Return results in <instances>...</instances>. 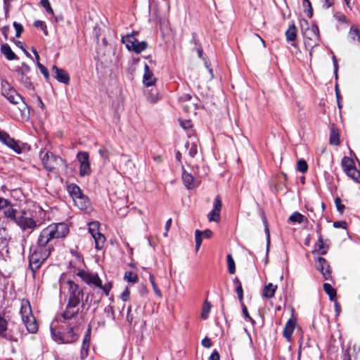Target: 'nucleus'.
<instances>
[{"instance_id": "f257e3e1", "label": "nucleus", "mask_w": 360, "mask_h": 360, "mask_svg": "<svg viewBox=\"0 0 360 360\" xmlns=\"http://www.w3.org/2000/svg\"><path fill=\"white\" fill-rule=\"evenodd\" d=\"M79 304L68 302L65 310L62 314L63 320L60 330H57L51 326V335L53 340L58 343H72L77 340L78 334L74 326L73 319L79 314Z\"/></svg>"}, {"instance_id": "f03ea898", "label": "nucleus", "mask_w": 360, "mask_h": 360, "mask_svg": "<svg viewBox=\"0 0 360 360\" xmlns=\"http://www.w3.org/2000/svg\"><path fill=\"white\" fill-rule=\"evenodd\" d=\"M68 233L69 227L67 224L53 223L41 231L37 244L44 248H53L49 245L52 240L65 238Z\"/></svg>"}, {"instance_id": "7ed1b4c3", "label": "nucleus", "mask_w": 360, "mask_h": 360, "mask_svg": "<svg viewBox=\"0 0 360 360\" xmlns=\"http://www.w3.org/2000/svg\"><path fill=\"white\" fill-rule=\"evenodd\" d=\"M20 314L28 333L35 334L39 330L38 323L33 315L30 301L23 299L20 302Z\"/></svg>"}, {"instance_id": "20e7f679", "label": "nucleus", "mask_w": 360, "mask_h": 360, "mask_svg": "<svg viewBox=\"0 0 360 360\" xmlns=\"http://www.w3.org/2000/svg\"><path fill=\"white\" fill-rule=\"evenodd\" d=\"M53 248H44L37 244L35 248H31V254L29 257L30 266L33 272L36 271L41 264L51 255Z\"/></svg>"}, {"instance_id": "39448f33", "label": "nucleus", "mask_w": 360, "mask_h": 360, "mask_svg": "<svg viewBox=\"0 0 360 360\" xmlns=\"http://www.w3.org/2000/svg\"><path fill=\"white\" fill-rule=\"evenodd\" d=\"M306 28L302 25V31L304 37V43L306 48L309 49V55L311 56L312 49L319 45L321 39L319 27L316 25L309 26L307 21H304Z\"/></svg>"}, {"instance_id": "423d86ee", "label": "nucleus", "mask_w": 360, "mask_h": 360, "mask_svg": "<svg viewBox=\"0 0 360 360\" xmlns=\"http://www.w3.org/2000/svg\"><path fill=\"white\" fill-rule=\"evenodd\" d=\"M41 163L46 170L51 172L56 169L63 160L59 156L53 155L51 152L41 150L40 153Z\"/></svg>"}, {"instance_id": "0eeeda50", "label": "nucleus", "mask_w": 360, "mask_h": 360, "mask_svg": "<svg viewBox=\"0 0 360 360\" xmlns=\"http://www.w3.org/2000/svg\"><path fill=\"white\" fill-rule=\"evenodd\" d=\"M23 231H30L32 232L37 227H38L41 223H38L37 221L33 219L28 213L25 211L20 212L18 218L15 221Z\"/></svg>"}, {"instance_id": "6e6552de", "label": "nucleus", "mask_w": 360, "mask_h": 360, "mask_svg": "<svg viewBox=\"0 0 360 360\" xmlns=\"http://www.w3.org/2000/svg\"><path fill=\"white\" fill-rule=\"evenodd\" d=\"M99 226L98 221H91L88 224L89 232L94 240L95 248L97 250H101L105 242V237L99 231Z\"/></svg>"}, {"instance_id": "1a4fd4ad", "label": "nucleus", "mask_w": 360, "mask_h": 360, "mask_svg": "<svg viewBox=\"0 0 360 360\" xmlns=\"http://www.w3.org/2000/svg\"><path fill=\"white\" fill-rule=\"evenodd\" d=\"M1 90L2 95L13 104H18L22 100V96L6 80L1 81Z\"/></svg>"}, {"instance_id": "9d476101", "label": "nucleus", "mask_w": 360, "mask_h": 360, "mask_svg": "<svg viewBox=\"0 0 360 360\" xmlns=\"http://www.w3.org/2000/svg\"><path fill=\"white\" fill-rule=\"evenodd\" d=\"M26 335L27 333H25L23 328L20 326L13 324L9 328L7 326L6 331L4 335V339L10 342H18Z\"/></svg>"}, {"instance_id": "9b49d317", "label": "nucleus", "mask_w": 360, "mask_h": 360, "mask_svg": "<svg viewBox=\"0 0 360 360\" xmlns=\"http://www.w3.org/2000/svg\"><path fill=\"white\" fill-rule=\"evenodd\" d=\"M69 299L68 302L79 304L84 296V292L79 286L72 281H68Z\"/></svg>"}, {"instance_id": "f8f14e48", "label": "nucleus", "mask_w": 360, "mask_h": 360, "mask_svg": "<svg viewBox=\"0 0 360 360\" xmlns=\"http://www.w3.org/2000/svg\"><path fill=\"white\" fill-rule=\"evenodd\" d=\"M77 158L79 162L80 176H85L90 175L91 169L90 167L89 153L85 151H80L77 153Z\"/></svg>"}, {"instance_id": "ddd939ff", "label": "nucleus", "mask_w": 360, "mask_h": 360, "mask_svg": "<svg viewBox=\"0 0 360 360\" xmlns=\"http://www.w3.org/2000/svg\"><path fill=\"white\" fill-rule=\"evenodd\" d=\"M77 275L88 285H94L95 286H101V279L98 275L84 270H80Z\"/></svg>"}, {"instance_id": "4468645a", "label": "nucleus", "mask_w": 360, "mask_h": 360, "mask_svg": "<svg viewBox=\"0 0 360 360\" xmlns=\"http://www.w3.org/2000/svg\"><path fill=\"white\" fill-rule=\"evenodd\" d=\"M0 141L9 148L13 150L16 153L20 154L22 153L21 147L18 143L11 138L7 132L1 129H0Z\"/></svg>"}, {"instance_id": "2eb2a0df", "label": "nucleus", "mask_w": 360, "mask_h": 360, "mask_svg": "<svg viewBox=\"0 0 360 360\" xmlns=\"http://www.w3.org/2000/svg\"><path fill=\"white\" fill-rule=\"evenodd\" d=\"M316 269L323 274L326 280H328L330 278L329 265L327 261L323 257H318L316 260Z\"/></svg>"}, {"instance_id": "dca6fc26", "label": "nucleus", "mask_w": 360, "mask_h": 360, "mask_svg": "<svg viewBox=\"0 0 360 360\" xmlns=\"http://www.w3.org/2000/svg\"><path fill=\"white\" fill-rule=\"evenodd\" d=\"M55 78L60 82L68 84L70 82V77L68 72L58 68L56 65H53L51 68Z\"/></svg>"}, {"instance_id": "f3484780", "label": "nucleus", "mask_w": 360, "mask_h": 360, "mask_svg": "<svg viewBox=\"0 0 360 360\" xmlns=\"http://www.w3.org/2000/svg\"><path fill=\"white\" fill-rule=\"evenodd\" d=\"M188 136L190 141L185 144L186 148H189L188 155L191 158H194L198 153V139L195 135L188 134Z\"/></svg>"}, {"instance_id": "a211bd4d", "label": "nucleus", "mask_w": 360, "mask_h": 360, "mask_svg": "<svg viewBox=\"0 0 360 360\" xmlns=\"http://www.w3.org/2000/svg\"><path fill=\"white\" fill-rule=\"evenodd\" d=\"M75 205L81 210L88 212L91 210V202L87 196L82 194L74 201Z\"/></svg>"}, {"instance_id": "6ab92c4d", "label": "nucleus", "mask_w": 360, "mask_h": 360, "mask_svg": "<svg viewBox=\"0 0 360 360\" xmlns=\"http://www.w3.org/2000/svg\"><path fill=\"white\" fill-rule=\"evenodd\" d=\"M2 210H4V217L13 221H15L18 214H20V212H18L17 210L13 207L8 200L6 206Z\"/></svg>"}, {"instance_id": "aec40b11", "label": "nucleus", "mask_w": 360, "mask_h": 360, "mask_svg": "<svg viewBox=\"0 0 360 360\" xmlns=\"http://www.w3.org/2000/svg\"><path fill=\"white\" fill-rule=\"evenodd\" d=\"M156 79L153 77L152 71L148 65H145L143 82L146 86H150L155 83Z\"/></svg>"}, {"instance_id": "412c9836", "label": "nucleus", "mask_w": 360, "mask_h": 360, "mask_svg": "<svg viewBox=\"0 0 360 360\" xmlns=\"http://www.w3.org/2000/svg\"><path fill=\"white\" fill-rule=\"evenodd\" d=\"M295 327V321L293 319H290L286 322L285 326L284 327L283 332V335L285 338V339L289 341L290 340L292 333L294 331Z\"/></svg>"}, {"instance_id": "4be33fe9", "label": "nucleus", "mask_w": 360, "mask_h": 360, "mask_svg": "<svg viewBox=\"0 0 360 360\" xmlns=\"http://www.w3.org/2000/svg\"><path fill=\"white\" fill-rule=\"evenodd\" d=\"M182 181L184 186L188 189H193L196 186L193 176L191 174L188 173L184 169H183L182 172Z\"/></svg>"}, {"instance_id": "5701e85b", "label": "nucleus", "mask_w": 360, "mask_h": 360, "mask_svg": "<svg viewBox=\"0 0 360 360\" xmlns=\"http://www.w3.org/2000/svg\"><path fill=\"white\" fill-rule=\"evenodd\" d=\"M1 52L5 57L9 60H13L17 59L16 55L11 50L10 46L7 44H2L1 46Z\"/></svg>"}, {"instance_id": "b1692460", "label": "nucleus", "mask_w": 360, "mask_h": 360, "mask_svg": "<svg viewBox=\"0 0 360 360\" xmlns=\"http://www.w3.org/2000/svg\"><path fill=\"white\" fill-rule=\"evenodd\" d=\"M276 289L277 285H274L271 283H269L264 286L262 291V295L268 299L272 298L275 295Z\"/></svg>"}, {"instance_id": "393cba45", "label": "nucleus", "mask_w": 360, "mask_h": 360, "mask_svg": "<svg viewBox=\"0 0 360 360\" xmlns=\"http://www.w3.org/2000/svg\"><path fill=\"white\" fill-rule=\"evenodd\" d=\"M68 191L74 201L83 194L80 188L76 184L69 185L68 186Z\"/></svg>"}, {"instance_id": "a878e982", "label": "nucleus", "mask_w": 360, "mask_h": 360, "mask_svg": "<svg viewBox=\"0 0 360 360\" xmlns=\"http://www.w3.org/2000/svg\"><path fill=\"white\" fill-rule=\"evenodd\" d=\"M27 74H22V72H18V79L20 83L27 89H34V86L30 79L27 75Z\"/></svg>"}, {"instance_id": "bb28decb", "label": "nucleus", "mask_w": 360, "mask_h": 360, "mask_svg": "<svg viewBox=\"0 0 360 360\" xmlns=\"http://www.w3.org/2000/svg\"><path fill=\"white\" fill-rule=\"evenodd\" d=\"M122 42L126 45L128 50L131 51L135 44L137 42V39L132 34L127 35L122 37Z\"/></svg>"}, {"instance_id": "cd10ccee", "label": "nucleus", "mask_w": 360, "mask_h": 360, "mask_svg": "<svg viewBox=\"0 0 360 360\" xmlns=\"http://www.w3.org/2000/svg\"><path fill=\"white\" fill-rule=\"evenodd\" d=\"M289 221L292 222H297L298 224H302L304 221H307V219L305 216L302 214L298 212H293L289 217Z\"/></svg>"}, {"instance_id": "c85d7f7f", "label": "nucleus", "mask_w": 360, "mask_h": 360, "mask_svg": "<svg viewBox=\"0 0 360 360\" xmlns=\"http://www.w3.org/2000/svg\"><path fill=\"white\" fill-rule=\"evenodd\" d=\"M349 37L354 42L360 43V30L355 26H352L349 32Z\"/></svg>"}, {"instance_id": "c756f323", "label": "nucleus", "mask_w": 360, "mask_h": 360, "mask_svg": "<svg viewBox=\"0 0 360 360\" xmlns=\"http://www.w3.org/2000/svg\"><path fill=\"white\" fill-rule=\"evenodd\" d=\"M288 41H294L297 37V28L295 25H290L285 32Z\"/></svg>"}, {"instance_id": "7c9ffc66", "label": "nucleus", "mask_w": 360, "mask_h": 360, "mask_svg": "<svg viewBox=\"0 0 360 360\" xmlns=\"http://www.w3.org/2000/svg\"><path fill=\"white\" fill-rule=\"evenodd\" d=\"M323 290L326 292V293L329 296V298L330 300H334L336 297V290L335 288H333L330 284L329 283H324L323 285Z\"/></svg>"}, {"instance_id": "2f4dec72", "label": "nucleus", "mask_w": 360, "mask_h": 360, "mask_svg": "<svg viewBox=\"0 0 360 360\" xmlns=\"http://www.w3.org/2000/svg\"><path fill=\"white\" fill-rule=\"evenodd\" d=\"M317 233L319 234L318 236V244H319V251L321 255H325L327 252V248L325 245V243L323 242V237L320 232V229L317 230Z\"/></svg>"}, {"instance_id": "473e14b6", "label": "nucleus", "mask_w": 360, "mask_h": 360, "mask_svg": "<svg viewBox=\"0 0 360 360\" xmlns=\"http://www.w3.org/2000/svg\"><path fill=\"white\" fill-rule=\"evenodd\" d=\"M346 174L355 181L360 183V172L358 171L355 167L348 169Z\"/></svg>"}, {"instance_id": "72a5a7b5", "label": "nucleus", "mask_w": 360, "mask_h": 360, "mask_svg": "<svg viewBox=\"0 0 360 360\" xmlns=\"http://www.w3.org/2000/svg\"><path fill=\"white\" fill-rule=\"evenodd\" d=\"M342 166L345 172H347L348 169H352L354 167L353 160L348 157H344L342 158Z\"/></svg>"}, {"instance_id": "f704fd0d", "label": "nucleus", "mask_w": 360, "mask_h": 360, "mask_svg": "<svg viewBox=\"0 0 360 360\" xmlns=\"http://www.w3.org/2000/svg\"><path fill=\"white\" fill-rule=\"evenodd\" d=\"M147 48V43L146 41L137 42L133 46L131 51H134L136 53H140Z\"/></svg>"}, {"instance_id": "c9c22d12", "label": "nucleus", "mask_w": 360, "mask_h": 360, "mask_svg": "<svg viewBox=\"0 0 360 360\" xmlns=\"http://www.w3.org/2000/svg\"><path fill=\"white\" fill-rule=\"evenodd\" d=\"M211 307V304L207 300H205L203 304L202 311L201 314V317L202 319H207L208 318V315L210 311Z\"/></svg>"}, {"instance_id": "e433bc0d", "label": "nucleus", "mask_w": 360, "mask_h": 360, "mask_svg": "<svg viewBox=\"0 0 360 360\" xmlns=\"http://www.w3.org/2000/svg\"><path fill=\"white\" fill-rule=\"evenodd\" d=\"M8 326V321L6 319L0 316V337L4 338V335L6 333Z\"/></svg>"}, {"instance_id": "4c0bfd02", "label": "nucleus", "mask_w": 360, "mask_h": 360, "mask_svg": "<svg viewBox=\"0 0 360 360\" xmlns=\"http://www.w3.org/2000/svg\"><path fill=\"white\" fill-rule=\"evenodd\" d=\"M227 265H228L229 272L231 274H233L236 272V266H235V262H234L231 255H227Z\"/></svg>"}, {"instance_id": "58836bf2", "label": "nucleus", "mask_w": 360, "mask_h": 360, "mask_svg": "<svg viewBox=\"0 0 360 360\" xmlns=\"http://www.w3.org/2000/svg\"><path fill=\"white\" fill-rule=\"evenodd\" d=\"M149 280L152 285L153 289L156 295H158L159 297H162V292L158 288L157 284L155 281V277L153 274H150L149 276Z\"/></svg>"}, {"instance_id": "ea45409f", "label": "nucleus", "mask_w": 360, "mask_h": 360, "mask_svg": "<svg viewBox=\"0 0 360 360\" xmlns=\"http://www.w3.org/2000/svg\"><path fill=\"white\" fill-rule=\"evenodd\" d=\"M210 221L218 222L220 219V212L212 210L207 215Z\"/></svg>"}, {"instance_id": "a19ab883", "label": "nucleus", "mask_w": 360, "mask_h": 360, "mask_svg": "<svg viewBox=\"0 0 360 360\" xmlns=\"http://www.w3.org/2000/svg\"><path fill=\"white\" fill-rule=\"evenodd\" d=\"M124 278L132 283H135L138 281V276L136 274L132 271H127L124 274Z\"/></svg>"}, {"instance_id": "79ce46f5", "label": "nucleus", "mask_w": 360, "mask_h": 360, "mask_svg": "<svg viewBox=\"0 0 360 360\" xmlns=\"http://www.w3.org/2000/svg\"><path fill=\"white\" fill-rule=\"evenodd\" d=\"M195 250L198 251L202 243V233L199 230L195 231Z\"/></svg>"}, {"instance_id": "37998d69", "label": "nucleus", "mask_w": 360, "mask_h": 360, "mask_svg": "<svg viewBox=\"0 0 360 360\" xmlns=\"http://www.w3.org/2000/svg\"><path fill=\"white\" fill-rule=\"evenodd\" d=\"M297 169L300 172H306L308 169V165L306 161L304 160H300L297 163Z\"/></svg>"}, {"instance_id": "c03bdc74", "label": "nucleus", "mask_w": 360, "mask_h": 360, "mask_svg": "<svg viewBox=\"0 0 360 360\" xmlns=\"http://www.w3.org/2000/svg\"><path fill=\"white\" fill-rule=\"evenodd\" d=\"M34 27H36L37 28L41 29L45 35H48L49 33H48V30H47V27H46V23L44 21L36 20L34 22Z\"/></svg>"}, {"instance_id": "a18cd8bd", "label": "nucleus", "mask_w": 360, "mask_h": 360, "mask_svg": "<svg viewBox=\"0 0 360 360\" xmlns=\"http://www.w3.org/2000/svg\"><path fill=\"white\" fill-rule=\"evenodd\" d=\"M303 6L307 8L306 11L307 15L309 18H311L313 15V10L311 7V4L309 0H303Z\"/></svg>"}, {"instance_id": "49530a36", "label": "nucleus", "mask_w": 360, "mask_h": 360, "mask_svg": "<svg viewBox=\"0 0 360 360\" xmlns=\"http://www.w3.org/2000/svg\"><path fill=\"white\" fill-rule=\"evenodd\" d=\"M89 346V344H82L80 352V357L82 360H84L88 356Z\"/></svg>"}, {"instance_id": "de8ad7c7", "label": "nucleus", "mask_w": 360, "mask_h": 360, "mask_svg": "<svg viewBox=\"0 0 360 360\" xmlns=\"http://www.w3.org/2000/svg\"><path fill=\"white\" fill-rule=\"evenodd\" d=\"M330 143L338 146L340 143L339 136L334 131H332L330 136Z\"/></svg>"}, {"instance_id": "09e8293b", "label": "nucleus", "mask_w": 360, "mask_h": 360, "mask_svg": "<svg viewBox=\"0 0 360 360\" xmlns=\"http://www.w3.org/2000/svg\"><path fill=\"white\" fill-rule=\"evenodd\" d=\"M37 67L40 70L41 74L44 76L45 79L48 80L49 79V73L47 68L39 62H37Z\"/></svg>"}, {"instance_id": "8fccbe9b", "label": "nucleus", "mask_w": 360, "mask_h": 360, "mask_svg": "<svg viewBox=\"0 0 360 360\" xmlns=\"http://www.w3.org/2000/svg\"><path fill=\"white\" fill-rule=\"evenodd\" d=\"M221 207H222V203H221V198H219V196H217L214 198L213 210L220 212L221 210Z\"/></svg>"}, {"instance_id": "3c124183", "label": "nucleus", "mask_w": 360, "mask_h": 360, "mask_svg": "<svg viewBox=\"0 0 360 360\" xmlns=\"http://www.w3.org/2000/svg\"><path fill=\"white\" fill-rule=\"evenodd\" d=\"M335 204L338 211L342 214L344 212L345 207L343 204H342L341 199L340 198H336L335 199Z\"/></svg>"}, {"instance_id": "603ef678", "label": "nucleus", "mask_w": 360, "mask_h": 360, "mask_svg": "<svg viewBox=\"0 0 360 360\" xmlns=\"http://www.w3.org/2000/svg\"><path fill=\"white\" fill-rule=\"evenodd\" d=\"M263 223L265 226V233L266 235L267 245L270 243V233L269 230L268 221L265 216H263Z\"/></svg>"}, {"instance_id": "864d4df0", "label": "nucleus", "mask_w": 360, "mask_h": 360, "mask_svg": "<svg viewBox=\"0 0 360 360\" xmlns=\"http://www.w3.org/2000/svg\"><path fill=\"white\" fill-rule=\"evenodd\" d=\"M41 4L42 6L45 8L46 12L52 13V14L53 13V11L51 8V4H50L49 0H41Z\"/></svg>"}, {"instance_id": "5fc2aeb1", "label": "nucleus", "mask_w": 360, "mask_h": 360, "mask_svg": "<svg viewBox=\"0 0 360 360\" xmlns=\"http://www.w3.org/2000/svg\"><path fill=\"white\" fill-rule=\"evenodd\" d=\"M13 27L16 31V34H15L16 37H20L23 31V27L22 26V25H20V23H18L17 22H14Z\"/></svg>"}, {"instance_id": "6e6d98bb", "label": "nucleus", "mask_w": 360, "mask_h": 360, "mask_svg": "<svg viewBox=\"0 0 360 360\" xmlns=\"http://www.w3.org/2000/svg\"><path fill=\"white\" fill-rule=\"evenodd\" d=\"M18 72H22V74H28L30 72V68L25 63H22L21 67L17 70V73Z\"/></svg>"}, {"instance_id": "4d7b16f0", "label": "nucleus", "mask_w": 360, "mask_h": 360, "mask_svg": "<svg viewBox=\"0 0 360 360\" xmlns=\"http://www.w3.org/2000/svg\"><path fill=\"white\" fill-rule=\"evenodd\" d=\"M130 295V291L128 288H126L121 294V299L126 302L129 300Z\"/></svg>"}, {"instance_id": "13d9d810", "label": "nucleus", "mask_w": 360, "mask_h": 360, "mask_svg": "<svg viewBox=\"0 0 360 360\" xmlns=\"http://www.w3.org/2000/svg\"><path fill=\"white\" fill-rule=\"evenodd\" d=\"M98 153L103 158L104 161L108 160V150L106 148H100Z\"/></svg>"}, {"instance_id": "bf43d9fd", "label": "nucleus", "mask_w": 360, "mask_h": 360, "mask_svg": "<svg viewBox=\"0 0 360 360\" xmlns=\"http://www.w3.org/2000/svg\"><path fill=\"white\" fill-rule=\"evenodd\" d=\"M97 287L99 288L100 289H101L103 291V292H104L105 296H108L109 295V292H110V288H111V285L110 284H108V285L105 284L104 285L101 284V286H97Z\"/></svg>"}, {"instance_id": "052dcab7", "label": "nucleus", "mask_w": 360, "mask_h": 360, "mask_svg": "<svg viewBox=\"0 0 360 360\" xmlns=\"http://www.w3.org/2000/svg\"><path fill=\"white\" fill-rule=\"evenodd\" d=\"M242 311L245 318L248 319L252 323H255V321L250 317L248 309L244 304H242Z\"/></svg>"}, {"instance_id": "680f3d73", "label": "nucleus", "mask_w": 360, "mask_h": 360, "mask_svg": "<svg viewBox=\"0 0 360 360\" xmlns=\"http://www.w3.org/2000/svg\"><path fill=\"white\" fill-rule=\"evenodd\" d=\"M90 338H91V328H89L84 338L83 339L82 344H89L90 345Z\"/></svg>"}, {"instance_id": "e2e57ef3", "label": "nucleus", "mask_w": 360, "mask_h": 360, "mask_svg": "<svg viewBox=\"0 0 360 360\" xmlns=\"http://www.w3.org/2000/svg\"><path fill=\"white\" fill-rule=\"evenodd\" d=\"M333 226L335 228L346 229L347 223L345 221H338L333 223Z\"/></svg>"}, {"instance_id": "0e129e2a", "label": "nucleus", "mask_w": 360, "mask_h": 360, "mask_svg": "<svg viewBox=\"0 0 360 360\" xmlns=\"http://www.w3.org/2000/svg\"><path fill=\"white\" fill-rule=\"evenodd\" d=\"M334 4V0H323L322 7L325 9L330 8Z\"/></svg>"}, {"instance_id": "69168bd1", "label": "nucleus", "mask_w": 360, "mask_h": 360, "mask_svg": "<svg viewBox=\"0 0 360 360\" xmlns=\"http://www.w3.org/2000/svg\"><path fill=\"white\" fill-rule=\"evenodd\" d=\"M202 345L203 347H205L206 348H210L212 345L210 339L208 338H205L202 340Z\"/></svg>"}, {"instance_id": "338daca9", "label": "nucleus", "mask_w": 360, "mask_h": 360, "mask_svg": "<svg viewBox=\"0 0 360 360\" xmlns=\"http://www.w3.org/2000/svg\"><path fill=\"white\" fill-rule=\"evenodd\" d=\"M201 233L202 236H203V237L205 238H210L213 235L212 231L210 229H206L203 231H201Z\"/></svg>"}, {"instance_id": "774afa93", "label": "nucleus", "mask_w": 360, "mask_h": 360, "mask_svg": "<svg viewBox=\"0 0 360 360\" xmlns=\"http://www.w3.org/2000/svg\"><path fill=\"white\" fill-rule=\"evenodd\" d=\"M342 360H351V356L349 354V349L347 348L345 350Z\"/></svg>"}]
</instances>
